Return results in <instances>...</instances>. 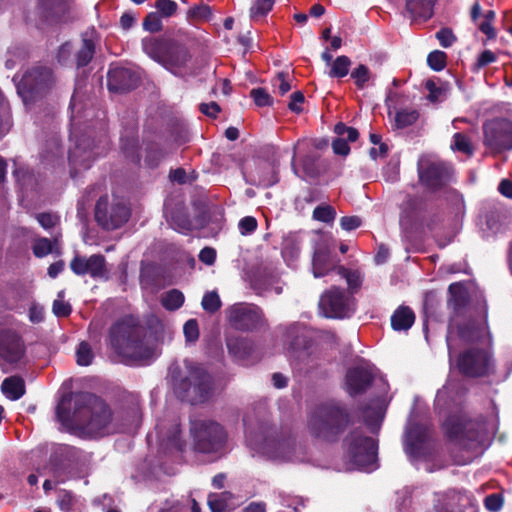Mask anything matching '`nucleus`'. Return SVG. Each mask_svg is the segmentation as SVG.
I'll return each instance as SVG.
<instances>
[{
    "mask_svg": "<svg viewBox=\"0 0 512 512\" xmlns=\"http://www.w3.org/2000/svg\"><path fill=\"white\" fill-rule=\"evenodd\" d=\"M72 411L63 398L56 407L57 419L65 426L80 430L94 437L117 432L109 406L94 394L82 392L73 395Z\"/></svg>",
    "mask_w": 512,
    "mask_h": 512,
    "instance_id": "nucleus-1",
    "label": "nucleus"
},
{
    "mask_svg": "<svg viewBox=\"0 0 512 512\" xmlns=\"http://www.w3.org/2000/svg\"><path fill=\"white\" fill-rule=\"evenodd\" d=\"M143 328L131 316L116 322L110 329L109 341L112 349L121 357L149 362L155 351L143 340Z\"/></svg>",
    "mask_w": 512,
    "mask_h": 512,
    "instance_id": "nucleus-2",
    "label": "nucleus"
},
{
    "mask_svg": "<svg viewBox=\"0 0 512 512\" xmlns=\"http://www.w3.org/2000/svg\"><path fill=\"white\" fill-rule=\"evenodd\" d=\"M349 423L348 411L338 403L322 404L316 407L308 418L310 433L326 441L336 440Z\"/></svg>",
    "mask_w": 512,
    "mask_h": 512,
    "instance_id": "nucleus-3",
    "label": "nucleus"
},
{
    "mask_svg": "<svg viewBox=\"0 0 512 512\" xmlns=\"http://www.w3.org/2000/svg\"><path fill=\"white\" fill-rule=\"evenodd\" d=\"M189 374L175 385L177 395L191 404L202 403L212 394L211 377L199 365H186Z\"/></svg>",
    "mask_w": 512,
    "mask_h": 512,
    "instance_id": "nucleus-4",
    "label": "nucleus"
},
{
    "mask_svg": "<svg viewBox=\"0 0 512 512\" xmlns=\"http://www.w3.org/2000/svg\"><path fill=\"white\" fill-rule=\"evenodd\" d=\"M483 145L493 155L512 150V121L496 117L483 123Z\"/></svg>",
    "mask_w": 512,
    "mask_h": 512,
    "instance_id": "nucleus-5",
    "label": "nucleus"
},
{
    "mask_svg": "<svg viewBox=\"0 0 512 512\" xmlns=\"http://www.w3.org/2000/svg\"><path fill=\"white\" fill-rule=\"evenodd\" d=\"M347 455L361 469H372L377 459V443L361 431L354 430L344 440Z\"/></svg>",
    "mask_w": 512,
    "mask_h": 512,
    "instance_id": "nucleus-6",
    "label": "nucleus"
},
{
    "mask_svg": "<svg viewBox=\"0 0 512 512\" xmlns=\"http://www.w3.org/2000/svg\"><path fill=\"white\" fill-rule=\"evenodd\" d=\"M191 432L195 449L202 453L217 452L223 448L226 441V433L223 428L218 423L210 420L194 421Z\"/></svg>",
    "mask_w": 512,
    "mask_h": 512,
    "instance_id": "nucleus-7",
    "label": "nucleus"
},
{
    "mask_svg": "<svg viewBox=\"0 0 512 512\" xmlns=\"http://www.w3.org/2000/svg\"><path fill=\"white\" fill-rule=\"evenodd\" d=\"M319 306L326 317L343 319L354 313L355 299L345 290L333 286L322 294Z\"/></svg>",
    "mask_w": 512,
    "mask_h": 512,
    "instance_id": "nucleus-8",
    "label": "nucleus"
},
{
    "mask_svg": "<svg viewBox=\"0 0 512 512\" xmlns=\"http://www.w3.org/2000/svg\"><path fill=\"white\" fill-rule=\"evenodd\" d=\"M130 216V210L121 200H115L110 206L108 198L101 197L95 207L96 221L107 230H114L126 223Z\"/></svg>",
    "mask_w": 512,
    "mask_h": 512,
    "instance_id": "nucleus-9",
    "label": "nucleus"
},
{
    "mask_svg": "<svg viewBox=\"0 0 512 512\" xmlns=\"http://www.w3.org/2000/svg\"><path fill=\"white\" fill-rule=\"evenodd\" d=\"M418 172L422 185L433 192L445 189L452 177L451 168L439 161H421Z\"/></svg>",
    "mask_w": 512,
    "mask_h": 512,
    "instance_id": "nucleus-10",
    "label": "nucleus"
},
{
    "mask_svg": "<svg viewBox=\"0 0 512 512\" xmlns=\"http://www.w3.org/2000/svg\"><path fill=\"white\" fill-rule=\"evenodd\" d=\"M227 318L236 329L249 331L265 324L262 310L252 304H234L227 310Z\"/></svg>",
    "mask_w": 512,
    "mask_h": 512,
    "instance_id": "nucleus-11",
    "label": "nucleus"
},
{
    "mask_svg": "<svg viewBox=\"0 0 512 512\" xmlns=\"http://www.w3.org/2000/svg\"><path fill=\"white\" fill-rule=\"evenodd\" d=\"M458 368L466 376L483 377L490 373L492 363L487 351L473 348L460 355Z\"/></svg>",
    "mask_w": 512,
    "mask_h": 512,
    "instance_id": "nucleus-12",
    "label": "nucleus"
},
{
    "mask_svg": "<svg viewBox=\"0 0 512 512\" xmlns=\"http://www.w3.org/2000/svg\"><path fill=\"white\" fill-rule=\"evenodd\" d=\"M312 144L307 139L298 140L293 146L292 169L301 178L316 174L315 156L311 154Z\"/></svg>",
    "mask_w": 512,
    "mask_h": 512,
    "instance_id": "nucleus-13",
    "label": "nucleus"
},
{
    "mask_svg": "<svg viewBox=\"0 0 512 512\" xmlns=\"http://www.w3.org/2000/svg\"><path fill=\"white\" fill-rule=\"evenodd\" d=\"M70 269L78 276L90 275L94 279L106 278L108 273L105 257L101 254L76 255L70 262Z\"/></svg>",
    "mask_w": 512,
    "mask_h": 512,
    "instance_id": "nucleus-14",
    "label": "nucleus"
},
{
    "mask_svg": "<svg viewBox=\"0 0 512 512\" xmlns=\"http://www.w3.org/2000/svg\"><path fill=\"white\" fill-rule=\"evenodd\" d=\"M339 262L340 260L332 254V249L327 242L321 241L316 244L312 258L314 277H324L334 270L338 272Z\"/></svg>",
    "mask_w": 512,
    "mask_h": 512,
    "instance_id": "nucleus-15",
    "label": "nucleus"
},
{
    "mask_svg": "<svg viewBox=\"0 0 512 512\" xmlns=\"http://www.w3.org/2000/svg\"><path fill=\"white\" fill-rule=\"evenodd\" d=\"M373 381L371 366L362 362L350 368L346 373L345 385L349 395L355 396L366 391Z\"/></svg>",
    "mask_w": 512,
    "mask_h": 512,
    "instance_id": "nucleus-16",
    "label": "nucleus"
},
{
    "mask_svg": "<svg viewBox=\"0 0 512 512\" xmlns=\"http://www.w3.org/2000/svg\"><path fill=\"white\" fill-rule=\"evenodd\" d=\"M190 60L191 54L188 48L184 44L172 39L169 49L166 51L163 66L175 75H183L188 70Z\"/></svg>",
    "mask_w": 512,
    "mask_h": 512,
    "instance_id": "nucleus-17",
    "label": "nucleus"
},
{
    "mask_svg": "<svg viewBox=\"0 0 512 512\" xmlns=\"http://www.w3.org/2000/svg\"><path fill=\"white\" fill-rule=\"evenodd\" d=\"M54 77L51 69L36 67L27 71L22 78V85L31 93H42L52 87Z\"/></svg>",
    "mask_w": 512,
    "mask_h": 512,
    "instance_id": "nucleus-18",
    "label": "nucleus"
},
{
    "mask_svg": "<svg viewBox=\"0 0 512 512\" xmlns=\"http://www.w3.org/2000/svg\"><path fill=\"white\" fill-rule=\"evenodd\" d=\"M23 355V344L19 336L10 330L0 332V357L9 363H15Z\"/></svg>",
    "mask_w": 512,
    "mask_h": 512,
    "instance_id": "nucleus-19",
    "label": "nucleus"
},
{
    "mask_svg": "<svg viewBox=\"0 0 512 512\" xmlns=\"http://www.w3.org/2000/svg\"><path fill=\"white\" fill-rule=\"evenodd\" d=\"M37 8L47 19L65 20L73 8V3L72 0H39Z\"/></svg>",
    "mask_w": 512,
    "mask_h": 512,
    "instance_id": "nucleus-20",
    "label": "nucleus"
},
{
    "mask_svg": "<svg viewBox=\"0 0 512 512\" xmlns=\"http://www.w3.org/2000/svg\"><path fill=\"white\" fill-rule=\"evenodd\" d=\"M139 83V77L126 68H117L109 73V87L114 90L129 91Z\"/></svg>",
    "mask_w": 512,
    "mask_h": 512,
    "instance_id": "nucleus-21",
    "label": "nucleus"
},
{
    "mask_svg": "<svg viewBox=\"0 0 512 512\" xmlns=\"http://www.w3.org/2000/svg\"><path fill=\"white\" fill-rule=\"evenodd\" d=\"M171 40L170 38L146 37L142 40V49L147 56L163 65Z\"/></svg>",
    "mask_w": 512,
    "mask_h": 512,
    "instance_id": "nucleus-22",
    "label": "nucleus"
},
{
    "mask_svg": "<svg viewBox=\"0 0 512 512\" xmlns=\"http://www.w3.org/2000/svg\"><path fill=\"white\" fill-rule=\"evenodd\" d=\"M95 153L89 145V139H82L76 143L69 153V162L74 168L88 169L94 159Z\"/></svg>",
    "mask_w": 512,
    "mask_h": 512,
    "instance_id": "nucleus-23",
    "label": "nucleus"
},
{
    "mask_svg": "<svg viewBox=\"0 0 512 512\" xmlns=\"http://www.w3.org/2000/svg\"><path fill=\"white\" fill-rule=\"evenodd\" d=\"M415 321V314L409 307H399L391 317V325L394 330H408Z\"/></svg>",
    "mask_w": 512,
    "mask_h": 512,
    "instance_id": "nucleus-24",
    "label": "nucleus"
},
{
    "mask_svg": "<svg viewBox=\"0 0 512 512\" xmlns=\"http://www.w3.org/2000/svg\"><path fill=\"white\" fill-rule=\"evenodd\" d=\"M1 389L8 399L15 401L24 395L25 383L22 378L11 376L2 382Z\"/></svg>",
    "mask_w": 512,
    "mask_h": 512,
    "instance_id": "nucleus-25",
    "label": "nucleus"
},
{
    "mask_svg": "<svg viewBox=\"0 0 512 512\" xmlns=\"http://www.w3.org/2000/svg\"><path fill=\"white\" fill-rule=\"evenodd\" d=\"M163 428L164 427L161 423L157 424L156 430H157L158 437L161 438L163 442H166L167 446H171V447L175 448L176 450L182 451L184 444L180 439L179 425L175 422L171 426L170 434L167 436L164 434Z\"/></svg>",
    "mask_w": 512,
    "mask_h": 512,
    "instance_id": "nucleus-26",
    "label": "nucleus"
},
{
    "mask_svg": "<svg viewBox=\"0 0 512 512\" xmlns=\"http://www.w3.org/2000/svg\"><path fill=\"white\" fill-rule=\"evenodd\" d=\"M145 164L149 167H156L159 165L165 155L169 154L172 150L163 149L158 144L151 143L146 146Z\"/></svg>",
    "mask_w": 512,
    "mask_h": 512,
    "instance_id": "nucleus-27",
    "label": "nucleus"
},
{
    "mask_svg": "<svg viewBox=\"0 0 512 512\" xmlns=\"http://www.w3.org/2000/svg\"><path fill=\"white\" fill-rule=\"evenodd\" d=\"M338 274L346 279L350 295L361 287L363 275L359 270H350L344 266H339Z\"/></svg>",
    "mask_w": 512,
    "mask_h": 512,
    "instance_id": "nucleus-28",
    "label": "nucleus"
},
{
    "mask_svg": "<svg viewBox=\"0 0 512 512\" xmlns=\"http://www.w3.org/2000/svg\"><path fill=\"white\" fill-rule=\"evenodd\" d=\"M451 149L453 151L461 152L468 157H471L474 153V147L472 145L470 137L460 132L455 133L453 135Z\"/></svg>",
    "mask_w": 512,
    "mask_h": 512,
    "instance_id": "nucleus-29",
    "label": "nucleus"
},
{
    "mask_svg": "<svg viewBox=\"0 0 512 512\" xmlns=\"http://www.w3.org/2000/svg\"><path fill=\"white\" fill-rule=\"evenodd\" d=\"M232 498L230 492L214 493L209 495L208 504L212 512H225L229 508L228 501Z\"/></svg>",
    "mask_w": 512,
    "mask_h": 512,
    "instance_id": "nucleus-30",
    "label": "nucleus"
},
{
    "mask_svg": "<svg viewBox=\"0 0 512 512\" xmlns=\"http://www.w3.org/2000/svg\"><path fill=\"white\" fill-rule=\"evenodd\" d=\"M350 66L351 61L347 56H338L331 64L329 76L343 78L348 74Z\"/></svg>",
    "mask_w": 512,
    "mask_h": 512,
    "instance_id": "nucleus-31",
    "label": "nucleus"
},
{
    "mask_svg": "<svg viewBox=\"0 0 512 512\" xmlns=\"http://www.w3.org/2000/svg\"><path fill=\"white\" fill-rule=\"evenodd\" d=\"M419 118L416 109H402L396 113L395 125L397 128H406L414 124Z\"/></svg>",
    "mask_w": 512,
    "mask_h": 512,
    "instance_id": "nucleus-32",
    "label": "nucleus"
},
{
    "mask_svg": "<svg viewBox=\"0 0 512 512\" xmlns=\"http://www.w3.org/2000/svg\"><path fill=\"white\" fill-rule=\"evenodd\" d=\"M161 303L167 310H176L183 305L184 295L181 291L172 289L162 297Z\"/></svg>",
    "mask_w": 512,
    "mask_h": 512,
    "instance_id": "nucleus-33",
    "label": "nucleus"
},
{
    "mask_svg": "<svg viewBox=\"0 0 512 512\" xmlns=\"http://www.w3.org/2000/svg\"><path fill=\"white\" fill-rule=\"evenodd\" d=\"M95 52V46L91 39H83L82 47L77 53V66H86L92 59Z\"/></svg>",
    "mask_w": 512,
    "mask_h": 512,
    "instance_id": "nucleus-34",
    "label": "nucleus"
},
{
    "mask_svg": "<svg viewBox=\"0 0 512 512\" xmlns=\"http://www.w3.org/2000/svg\"><path fill=\"white\" fill-rule=\"evenodd\" d=\"M274 3L275 0H255L253 6L250 9L251 18L253 20H257L264 17L271 11Z\"/></svg>",
    "mask_w": 512,
    "mask_h": 512,
    "instance_id": "nucleus-35",
    "label": "nucleus"
},
{
    "mask_svg": "<svg viewBox=\"0 0 512 512\" xmlns=\"http://www.w3.org/2000/svg\"><path fill=\"white\" fill-rule=\"evenodd\" d=\"M52 243L48 238H37L32 245L33 254L37 258H43L52 252Z\"/></svg>",
    "mask_w": 512,
    "mask_h": 512,
    "instance_id": "nucleus-36",
    "label": "nucleus"
},
{
    "mask_svg": "<svg viewBox=\"0 0 512 512\" xmlns=\"http://www.w3.org/2000/svg\"><path fill=\"white\" fill-rule=\"evenodd\" d=\"M351 77L354 79L356 86L362 89L370 80V70L366 65L360 64L352 71Z\"/></svg>",
    "mask_w": 512,
    "mask_h": 512,
    "instance_id": "nucleus-37",
    "label": "nucleus"
},
{
    "mask_svg": "<svg viewBox=\"0 0 512 512\" xmlns=\"http://www.w3.org/2000/svg\"><path fill=\"white\" fill-rule=\"evenodd\" d=\"M335 217L336 211L330 205L317 206L313 211V218L321 222H332L335 219Z\"/></svg>",
    "mask_w": 512,
    "mask_h": 512,
    "instance_id": "nucleus-38",
    "label": "nucleus"
},
{
    "mask_svg": "<svg viewBox=\"0 0 512 512\" xmlns=\"http://www.w3.org/2000/svg\"><path fill=\"white\" fill-rule=\"evenodd\" d=\"M202 307L209 313H215L221 308V300L216 292H208L202 299Z\"/></svg>",
    "mask_w": 512,
    "mask_h": 512,
    "instance_id": "nucleus-39",
    "label": "nucleus"
},
{
    "mask_svg": "<svg viewBox=\"0 0 512 512\" xmlns=\"http://www.w3.org/2000/svg\"><path fill=\"white\" fill-rule=\"evenodd\" d=\"M76 361L80 366H88L92 363L93 353L88 343H80L76 351Z\"/></svg>",
    "mask_w": 512,
    "mask_h": 512,
    "instance_id": "nucleus-40",
    "label": "nucleus"
},
{
    "mask_svg": "<svg viewBox=\"0 0 512 512\" xmlns=\"http://www.w3.org/2000/svg\"><path fill=\"white\" fill-rule=\"evenodd\" d=\"M64 292L61 291L58 293V298L53 302V313L57 317H67L70 315L72 308L71 305L63 300Z\"/></svg>",
    "mask_w": 512,
    "mask_h": 512,
    "instance_id": "nucleus-41",
    "label": "nucleus"
},
{
    "mask_svg": "<svg viewBox=\"0 0 512 512\" xmlns=\"http://www.w3.org/2000/svg\"><path fill=\"white\" fill-rule=\"evenodd\" d=\"M446 53L440 50L431 52L427 57L428 65L435 71H440L446 66Z\"/></svg>",
    "mask_w": 512,
    "mask_h": 512,
    "instance_id": "nucleus-42",
    "label": "nucleus"
},
{
    "mask_svg": "<svg viewBox=\"0 0 512 512\" xmlns=\"http://www.w3.org/2000/svg\"><path fill=\"white\" fill-rule=\"evenodd\" d=\"M250 96L259 107L269 106L272 104V97L263 88L252 89Z\"/></svg>",
    "mask_w": 512,
    "mask_h": 512,
    "instance_id": "nucleus-43",
    "label": "nucleus"
},
{
    "mask_svg": "<svg viewBox=\"0 0 512 512\" xmlns=\"http://www.w3.org/2000/svg\"><path fill=\"white\" fill-rule=\"evenodd\" d=\"M143 27L149 32H159L162 29L160 16L154 12L149 13L143 21Z\"/></svg>",
    "mask_w": 512,
    "mask_h": 512,
    "instance_id": "nucleus-44",
    "label": "nucleus"
},
{
    "mask_svg": "<svg viewBox=\"0 0 512 512\" xmlns=\"http://www.w3.org/2000/svg\"><path fill=\"white\" fill-rule=\"evenodd\" d=\"M156 9L163 17H170L177 11V3L172 0H158L155 4Z\"/></svg>",
    "mask_w": 512,
    "mask_h": 512,
    "instance_id": "nucleus-45",
    "label": "nucleus"
},
{
    "mask_svg": "<svg viewBox=\"0 0 512 512\" xmlns=\"http://www.w3.org/2000/svg\"><path fill=\"white\" fill-rule=\"evenodd\" d=\"M258 223L256 218L246 216L239 221L238 228L242 235L252 234L257 229Z\"/></svg>",
    "mask_w": 512,
    "mask_h": 512,
    "instance_id": "nucleus-46",
    "label": "nucleus"
},
{
    "mask_svg": "<svg viewBox=\"0 0 512 512\" xmlns=\"http://www.w3.org/2000/svg\"><path fill=\"white\" fill-rule=\"evenodd\" d=\"M187 341L194 342L199 337L198 323L195 319L188 320L183 328Z\"/></svg>",
    "mask_w": 512,
    "mask_h": 512,
    "instance_id": "nucleus-47",
    "label": "nucleus"
},
{
    "mask_svg": "<svg viewBox=\"0 0 512 512\" xmlns=\"http://www.w3.org/2000/svg\"><path fill=\"white\" fill-rule=\"evenodd\" d=\"M36 219L44 229H50L57 225L59 222V217L53 213L37 214Z\"/></svg>",
    "mask_w": 512,
    "mask_h": 512,
    "instance_id": "nucleus-48",
    "label": "nucleus"
},
{
    "mask_svg": "<svg viewBox=\"0 0 512 512\" xmlns=\"http://www.w3.org/2000/svg\"><path fill=\"white\" fill-rule=\"evenodd\" d=\"M484 505L487 510L491 512H497L502 508L503 499L500 494H490L484 500Z\"/></svg>",
    "mask_w": 512,
    "mask_h": 512,
    "instance_id": "nucleus-49",
    "label": "nucleus"
},
{
    "mask_svg": "<svg viewBox=\"0 0 512 512\" xmlns=\"http://www.w3.org/2000/svg\"><path fill=\"white\" fill-rule=\"evenodd\" d=\"M286 77L287 75L282 72L277 74L273 80L275 91H277L280 95L286 94L291 89V85Z\"/></svg>",
    "mask_w": 512,
    "mask_h": 512,
    "instance_id": "nucleus-50",
    "label": "nucleus"
},
{
    "mask_svg": "<svg viewBox=\"0 0 512 512\" xmlns=\"http://www.w3.org/2000/svg\"><path fill=\"white\" fill-rule=\"evenodd\" d=\"M211 15L210 7L207 5H199L189 9L188 16L198 20H207Z\"/></svg>",
    "mask_w": 512,
    "mask_h": 512,
    "instance_id": "nucleus-51",
    "label": "nucleus"
},
{
    "mask_svg": "<svg viewBox=\"0 0 512 512\" xmlns=\"http://www.w3.org/2000/svg\"><path fill=\"white\" fill-rule=\"evenodd\" d=\"M436 38L440 42L441 46L447 48L450 47L455 41L456 37L450 29L443 28L436 33Z\"/></svg>",
    "mask_w": 512,
    "mask_h": 512,
    "instance_id": "nucleus-52",
    "label": "nucleus"
},
{
    "mask_svg": "<svg viewBox=\"0 0 512 512\" xmlns=\"http://www.w3.org/2000/svg\"><path fill=\"white\" fill-rule=\"evenodd\" d=\"M361 224L362 220L358 216H344L340 219V225L346 231L357 229Z\"/></svg>",
    "mask_w": 512,
    "mask_h": 512,
    "instance_id": "nucleus-53",
    "label": "nucleus"
},
{
    "mask_svg": "<svg viewBox=\"0 0 512 512\" xmlns=\"http://www.w3.org/2000/svg\"><path fill=\"white\" fill-rule=\"evenodd\" d=\"M332 148L335 154L341 156H347L350 152V147L347 143V140L343 138H337L332 143Z\"/></svg>",
    "mask_w": 512,
    "mask_h": 512,
    "instance_id": "nucleus-54",
    "label": "nucleus"
},
{
    "mask_svg": "<svg viewBox=\"0 0 512 512\" xmlns=\"http://www.w3.org/2000/svg\"><path fill=\"white\" fill-rule=\"evenodd\" d=\"M303 102H304L303 93L300 91H297L291 95L288 107L291 111L299 113L302 110L301 105L303 104Z\"/></svg>",
    "mask_w": 512,
    "mask_h": 512,
    "instance_id": "nucleus-55",
    "label": "nucleus"
},
{
    "mask_svg": "<svg viewBox=\"0 0 512 512\" xmlns=\"http://www.w3.org/2000/svg\"><path fill=\"white\" fill-rule=\"evenodd\" d=\"M199 259L201 262L212 265L216 260V251L211 247L203 248L199 253Z\"/></svg>",
    "mask_w": 512,
    "mask_h": 512,
    "instance_id": "nucleus-56",
    "label": "nucleus"
},
{
    "mask_svg": "<svg viewBox=\"0 0 512 512\" xmlns=\"http://www.w3.org/2000/svg\"><path fill=\"white\" fill-rule=\"evenodd\" d=\"M426 88L429 91V100L435 102L440 100L443 89L441 87H438L433 81H427Z\"/></svg>",
    "mask_w": 512,
    "mask_h": 512,
    "instance_id": "nucleus-57",
    "label": "nucleus"
},
{
    "mask_svg": "<svg viewBox=\"0 0 512 512\" xmlns=\"http://www.w3.org/2000/svg\"><path fill=\"white\" fill-rule=\"evenodd\" d=\"M200 111L207 116L216 117L220 112V107L216 102L202 103Z\"/></svg>",
    "mask_w": 512,
    "mask_h": 512,
    "instance_id": "nucleus-58",
    "label": "nucleus"
},
{
    "mask_svg": "<svg viewBox=\"0 0 512 512\" xmlns=\"http://www.w3.org/2000/svg\"><path fill=\"white\" fill-rule=\"evenodd\" d=\"M496 61V55L490 51V50H485L483 51L478 59H477V66L478 67H484L490 63H493Z\"/></svg>",
    "mask_w": 512,
    "mask_h": 512,
    "instance_id": "nucleus-59",
    "label": "nucleus"
},
{
    "mask_svg": "<svg viewBox=\"0 0 512 512\" xmlns=\"http://www.w3.org/2000/svg\"><path fill=\"white\" fill-rule=\"evenodd\" d=\"M29 319L33 323H39L44 319V309L41 306L33 305L29 309Z\"/></svg>",
    "mask_w": 512,
    "mask_h": 512,
    "instance_id": "nucleus-60",
    "label": "nucleus"
},
{
    "mask_svg": "<svg viewBox=\"0 0 512 512\" xmlns=\"http://www.w3.org/2000/svg\"><path fill=\"white\" fill-rule=\"evenodd\" d=\"M423 0H407L406 7L414 15L423 16L425 13L422 11Z\"/></svg>",
    "mask_w": 512,
    "mask_h": 512,
    "instance_id": "nucleus-61",
    "label": "nucleus"
},
{
    "mask_svg": "<svg viewBox=\"0 0 512 512\" xmlns=\"http://www.w3.org/2000/svg\"><path fill=\"white\" fill-rule=\"evenodd\" d=\"M499 192L507 197L512 199V181L508 179H504L499 184Z\"/></svg>",
    "mask_w": 512,
    "mask_h": 512,
    "instance_id": "nucleus-62",
    "label": "nucleus"
},
{
    "mask_svg": "<svg viewBox=\"0 0 512 512\" xmlns=\"http://www.w3.org/2000/svg\"><path fill=\"white\" fill-rule=\"evenodd\" d=\"M64 270V262L62 260L52 263L48 267V275L56 278Z\"/></svg>",
    "mask_w": 512,
    "mask_h": 512,
    "instance_id": "nucleus-63",
    "label": "nucleus"
},
{
    "mask_svg": "<svg viewBox=\"0 0 512 512\" xmlns=\"http://www.w3.org/2000/svg\"><path fill=\"white\" fill-rule=\"evenodd\" d=\"M243 512H266V504L264 502H251L244 509Z\"/></svg>",
    "mask_w": 512,
    "mask_h": 512,
    "instance_id": "nucleus-64",
    "label": "nucleus"
}]
</instances>
